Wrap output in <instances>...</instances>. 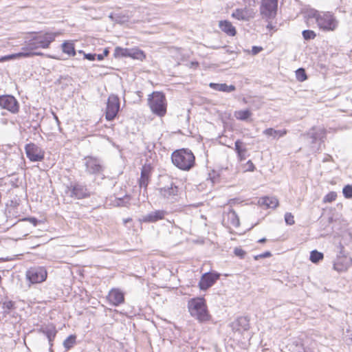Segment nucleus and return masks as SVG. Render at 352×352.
Returning a JSON list of instances; mask_svg holds the SVG:
<instances>
[{"mask_svg": "<svg viewBox=\"0 0 352 352\" xmlns=\"http://www.w3.org/2000/svg\"><path fill=\"white\" fill-rule=\"evenodd\" d=\"M151 174V169L149 166H144L141 170V177L139 180L140 188H146L148 183Z\"/></svg>", "mask_w": 352, "mask_h": 352, "instance_id": "5701e85b", "label": "nucleus"}, {"mask_svg": "<svg viewBox=\"0 0 352 352\" xmlns=\"http://www.w3.org/2000/svg\"><path fill=\"white\" fill-rule=\"evenodd\" d=\"M0 107L7 109L12 113H16L19 111V104L16 100L11 96H0Z\"/></svg>", "mask_w": 352, "mask_h": 352, "instance_id": "4468645a", "label": "nucleus"}, {"mask_svg": "<svg viewBox=\"0 0 352 352\" xmlns=\"http://www.w3.org/2000/svg\"><path fill=\"white\" fill-rule=\"evenodd\" d=\"M114 55L116 57H130V49L117 47L115 49Z\"/></svg>", "mask_w": 352, "mask_h": 352, "instance_id": "72a5a7b5", "label": "nucleus"}, {"mask_svg": "<svg viewBox=\"0 0 352 352\" xmlns=\"http://www.w3.org/2000/svg\"><path fill=\"white\" fill-rule=\"evenodd\" d=\"M26 278L32 284L40 283L45 280L47 271L42 267H34L30 268L26 272Z\"/></svg>", "mask_w": 352, "mask_h": 352, "instance_id": "0eeeda50", "label": "nucleus"}, {"mask_svg": "<svg viewBox=\"0 0 352 352\" xmlns=\"http://www.w3.org/2000/svg\"><path fill=\"white\" fill-rule=\"evenodd\" d=\"M219 27L222 32H225L228 36H234L236 34L235 28L228 21H220L219 22Z\"/></svg>", "mask_w": 352, "mask_h": 352, "instance_id": "4be33fe9", "label": "nucleus"}, {"mask_svg": "<svg viewBox=\"0 0 352 352\" xmlns=\"http://www.w3.org/2000/svg\"><path fill=\"white\" fill-rule=\"evenodd\" d=\"M337 194L335 192H330L323 199L324 202H332L336 200Z\"/></svg>", "mask_w": 352, "mask_h": 352, "instance_id": "a19ab883", "label": "nucleus"}, {"mask_svg": "<svg viewBox=\"0 0 352 352\" xmlns=\"http://www.w3.org/2000/svg\"><path fill=\"white\" fill-rule=\"evenodd\" d=\"M323 258V254L317 250H313L310 254V260L316 263Z\"/></svg>", "mask_w": 352, "mask_h": 352, "instance_id": "f704fd0d", "label": "nucleus"}, {"mask_svg": "<svg viewBox=\"0 0 352 352\" xmlns=\"http://www.w3.org/2000/svg\"><path fill=\"white\" fill-rule=\"evenodd\" d=\"M130 57L133 59L143 60L145 58L144 52L136 48L130 49Z\"/></svg>", "mask_w": 352, "mask_h": 352, "instance_id": "473e14b6", "label": "nucleus"}, {"mask_svg": "<svg viewBox=\"0 0 352 352\" xmlns=\"http://www.w3.org/2000/svg\"><path fill=\"white\" fill-rule=\"evenodd\" d=\"M173 164L182 170H189L195 165V157L192 152L188 148H182L173 152Z\"/></svg>", "mask_w": 352, "mask_h": 352, "instance_id": "f03ea898", "label": "nucleus"}, {"mask_svg": "<svg viewBox=\"0 0 352 352\" xmlns=\"http://www.w3.org/2000/svg\"><path fill=\"white\" fill-rule=\"evenodd\" d=\"M188 309L190 316L200 323L206 322L210 320V315L204 298L190 299L188 302Z\"/></svg>", "mask_w": 352, "mask_h": 352, "instance_id": "f257e3e1", "label": "nucleus"}, {"mask_svg": "<svg viewBox=\"0 0 352 352\" xmlns=\"http://www.w3.org/2000/svg\"><path fill=\"white\" fill-rule=\"evenodd\" d=\"M109 302L114 306H118L124 301V294L118 289H111L107 296Z\"/></svg>", "mask_w": 352, "mask_h": 352, "instance_id": "f3484780", "label": "nucleus"}, {"mask_svg": "<svg viewBox=\"0 0 352 352\" xmlns=\"http://www.w3.org/2000/svg\"><path fill=\"white\" fill-rule=\"evenodd\" d=\"M321 14V12H318V10L311 9L307 12V16L309 18H314L316 20V22L318 21V18Z\"/></svg>", "mask_w": 352, "mask_h": 352, "instance_id": "79ce46f5", "label": "nucleus"}, {"mask_svg": "<svg viewBox=\"0 0 352 352\" xmlns=\"http://www.w3.org/2000/svg\"><path fill=\"white\" fill-rule=\"evenodd\" d=\"M41 331L43 334L46 336V337L48 339L50 346V347H52L53 345L52 342L57 333V330L56 329L55 326L53 324L46 325L45 327H43L41 329Z\"/></svg>", "mask_w": 352, "mask_h": 352, "instance_id": "aec40b11", "label": "nucleus"}, {"mask_svg": "<svg viewBox=\"0 0 352 352\" xmlns=\"http://www.w3.org/2000/svg\"><path fill=\"white\" fill-rule=\"evenodd\" d=\"M247 165H248V170L249 171H253L254 170V164L252 162L251 160H249L247 163Z\"/></svg>", "mask_w": 352, "mask_h": 352, "instance_id": "8fccbe9b", "label": "nucleus"}, {"mask_svg": "<svg viewBox=\"0 0 352 352\" xmlns=\"http://www.w3.org/2000/svg\"><path fill=\"white\" fill-rule=\"evenodd\" d=\"M166 214L164 210H155L153 211L146 215L142 216L140 219L141 221L144 223H154L159 220L163 219Z\"/></svg>", "mask_w": 352, "mask_h": 352, "instance_id": "a211bd4d", "label": "nucleus"}, {"mask_svg": "<svg viewBox=\"0 0 352 352\" xmlns=\"http://www.w3.org/2000/svg\"><path fill=\"white\" fill-rule=\"evenodd\" d=\"M234 252L236 256L240 257V258H243V256H245V252L243 250H242L241 248H236L234 250Z\"/></svg>", "mask_w": 352, "mask_h": 352, "instance_id": "c03bdc74", "label": "nucleus"}, {"mask_svg": "<svg viewBox=\"0 0 352 352\" xmlns=\"http://www.w3.org/2000/svg\"><path fill=\"white\" fill-rule=\"evenodd\" d=\"M235 151L237 153L238 157L240 161H243L246 158L247 148H245L243 142L237 140L235 143Z\"/></svg>", "mask_w": 352, "mask_h": 352, "instance_id": "a878e982", "label": "nucleus"}, {"mask_svg": "<svg viewBox=\"0 0 352 352\" xmlns=\"http://www.w3.org/2000/svg\"><path fill=\"white\" fill-rule=\"evenodd\" d=\"M342 193L345 198L351 199L352 198V186L351 185H346L342 190Z\"/></svg>", "mask_w": 352, "mask_h": 352, "instance_id": "58836bf2", "label": "nucleus"}, {"mask_svg": "<svg viewBox=\"0 0 352 352\" xmlns=\"http://www.w3.org/2000/svg\"><path fill=\"white\" fill-rule=\"evenodd\" d=\"M258 204L267 208H275L278 205V201L274 197H265L259 199Z\"/></svg>", "mask_w": 352, "mask_h": 352, "instance_id": "b1692460", "label": "nucleus"}, {"mask_svg": "<svg viewBox=\"0 0 352 352\" xmlns=\"http://www.w3.org/2000/svg\"><path fill=\"white\" fill-rule=\"evenodd\" d=\"M58 34L59 33L58 32H46L45 34H38L34 36V41H37L40 48H47Z\"/></svg>", "mask_w": 352, "mask_h": 352, "instance_id": "ddd939ff", "label": "nucleus"}, {"mask_svg": "<svg viewBox=\"0 0 352 352\" xmlns=\"http://www.w3.org/2000/svg\"><path fill=\"white\" fill-rule=\"evenodd\" d=\"M302 34L305 40L314 39L316 36V34L310 30H303Z\"/></svg>", "mask_w": 352, "mask_h": 352, "instance_id": "e433bc0d", "label": "nucleus"}, {"mask_svg": "<svg viewBox=\"0 0 352 352\" xmlns=\"http://www.w3.org/2000/svg\"><path fill=\"white\" fill-rule=\"evenodd\" d=\"M85 172L89 175L99 176L103 174L104 166L102 161L96 157L86 156L83 159Z\"/></svg>", "mask_w": 352, "mask_h": 352, "instance_id": "20e7f679", "label": "nucleus"}, {"mask_svg": "<svg viewBox=\"0 0 352 352\" xmlns=\"http://www.w3.org/2000/svg\"><path fill=\"white\" fill-rule=\"evenodd\" d=\"M317 24L320 29L324 31H333L338 26V21L331 13L321 12L318 18Z\"/></svg>", "mask_w": 352, "mask_h": 352, "instance_id": "39448f33", "label": "nucleus"}, {"mask_svg": "<svg viewBox=\"0 0 352 352\" xmlns=\"http://www.w3.org/2000/svg\"><path fill=\"white\" fill-rule=\"evenodd\" d=\"M159 191L163 198L170 202H174L177 199L179 189L173 183H171L170 186L160 188Z\"/></svg>", "mask_w": 352, "mask_h": 352, "instance_id": "f8f14e48", "label": "nucleus"}, {"mask_svg": "<svg viewBox=\"0 0 352 352\" xmlns=\"http://www.w3.org/2000/svg\"><path fill=\"white\" fill-rule=\"evenodd\" d=\"M266 241V239L265 238H263V239H261L258 242L259 243H264L265 241Z\"/></svg>", "mask_w": 352, "mask_h": 352, "instance_id": "6e6d98bb", "label": "nucleus"}, {"mask_svg": "<svg viewBox=\"0 0 352 352\" xmlns=\"http://www.w3.org/2000/svg\"><path fill=\"white\" fill-rule=\"evenodd\" d=\"M219 277L220 274L218 273L207 272L204 274L199 283L200 289H208L215 283Z\"/></svg>", "mask_w": 352, "mask_h": 352, "instance_id": "9b49d317", "label": "nucleus"}, {"mask_svg": "<svg viewBox=\"0 0 352 352\" xmlns=\"http://www.w3.org/2000/svg\"><path fill=\"white\" fill-rule=\"evenodd\" d=\"M223 224L234 228L239 226L240 222L239 217L233 209L229 208L228 212H223Z\"/></svg>", "mask_w": 352, "mask_h": 352, "instance_id": "2eb2a0df", "label": "nucleus"}, {"mask_svg": "<svg viewBox=\"0 0 352 352\" xmlns=\"http://www.w3.org/2000/svg\"><path fill=\"white\" fill-rule=\"evenodd\" d=\"M270 256H271L270 252H265L263 254L255 256L254 259L258 260L259 258H267V257H270Z\"/></svg>", "mask_w": 352, "mask_h": 352, "instance_id": "a18cd8bd", "label": "nucleus"}, {"mask_svg": "<svg viewBox=\"0 0 352 352\" xmlns=\"http://www.w3.org/2000/svg\"><path fill=\"white\" fill-rule=\"evenodd\" d=\"M76 342V336L75 335H70L63 342V346L66 351L72 349Z\"/></svg>", "mask_w": 352, "mask_h": 352, "instance_id": "2f4dec72", "label": "nucleus"}, {"mask_svg": "<svg viewBox=\"0 0 352 352\" xmlns=\"http://www.w3.org/2000/svg\"><path fill=\"white\" fill-rule=\"evenodd\" d=\"M148 104L153 113L163 117L166 113L167 103L162 92L154 91L148 95Z\"/></svg>", "mask_w": 352, "mask_h": 352, "instance_id": "7ed1b4c3", "label": "nucleus"}, {"mask_svg": "<svg viewBox=\"0 0 352 352\" xmlns=\"http://www.w3.org/2000/svg\"><path fill=\"white\" fill-rule=\"evenodd\" d=\"M352 264V259L346 256H339L333 263V269L337 272L346 271Z\"/></svg>", "mask_w": 352, "mask_h": 352, "instance_id": "dca6fc26", "label": "nucleus"}, {"mask_svg": "<svg viewBox=\"0 0 352 352\" xmlns=\"http://www.w3.org/2000/svg\"><path fill=\"white\" fill-rule=\"evenodd\" d=\"M25 151L27 157L33 162H41L45 157L44 150L35 144L34 143H29L25 146Z\"/></svg>", "mask_w": 352, "mask_h": 352, "instance_id": "423d86ee", "label": "nucleus"}, {"mask_svg": "<svg viewBox=\"0 0 352 352\" xmlns=\"http://www.w3.org/2000/svg\"><path fill=\"white\" fill-rule=\"evenodd\" d=\"M285 221L287 225L292 226L294 224V217L290 212H287L285 214Z\"/></svg>", "mask_w": 352, "mask_h": 352, "instance_id": "37998d69", "label": "nucleus"}, {"mask_svg": "<svg viewBox=\"0 0 352 352\" xmlns=\"http://www.w3.org/2000/svg\"><path fill=\"white\" fill-rule=\"evenodd\" d=\"M85 58L89 60H95L96 58V54H85Z\"/></svg>", "mask_w": 352, "mask_h": 352, "instance_id": "de8ad7c7", "label": "nucleus"}, {"mask_svg": "<svg viewBox=\"0 0 352 352\" xmlns=\"http://www.w3.org/2000/svg\"><path fill=\"white\" fill-rule=\"evenodd\" d=\"M252 116L250 110H240L235 111L234 116L237 120L245 121L247 120Z\"/></svg>", "mask_w": 352, "mask_h": 352, "instance_id": "7c9ffc66", "label": "nucleus"}, {"mask_svg": "<svg viewBox=\"0 0 352 352\" xmlns=\"http://www.w3.org/2000/svg\"><path fill=\"white\" fill-rule=\"evenodd\" d=\"M26 220H29L30 222H32L34 226H36V223H37V219H35V218H30V219H19L18 221V223L20 224L23 222H24Z\"/></svg>", "mask_w": 352, "mask_h": 352, "instance_id": "49530a36", "label": "nucleus"}, {"mask_svg": "<svg viewBox=\"0 0 352 352\" xmlns=\"http://www.w3.org/2000/svg\"><path fill=\"white\" fill-rule=\"evenodd\" d=\"M233 324L234 327H237L238 330L247 331L250 327L249 320L244 316L239 317Z\"/></svg>", "mask_w": 352, "mask_h": 352, "instance_id": "c85d7f7f", "label": "nucleus"}, {"mask_svg": "<svg viewBox=\"0 0 352 352\" xmlns=\"http://www.w3.org/2000/svg\"><path fill=\"white\" fill-rule=\"evenodd\" d=\"M311 139V143H315L318 140H322L324 138L325 130L323 128L313 127L306 135Z\"/></svg>", "mask_w": 352, "mask_h": 352, "instance_id": "412c9836", "label": "nucleus"}, {"mask_svg": "<svg viewBox=\"0 0 352 352\" xmlns=\"http://www.w3.org/2000/svg\"><path fill=\"white\" fill-rule=\"evenodd\" d=\"M14 303L12 300H6L3 302V309H4V312L8 313L10 310L14 308Z\"/></svg>", "mask_w": 352, "mask_h": 352, "instance_id": "ea45409f", "label": "nucleus"}, {"mask_svg": "<svg viewBox=\"0 0 352 352\" xmlns=\"http://www.w3.org/2000/svg\"><path fill=\"white\" fill-rule=\"evenodd\" d=\"M209 86H210V87H211L212 89H213L214 90L223 91V92H227V93L232 92L236 89L235 86H234L232 85H228L226 83L210 82Z\"/></svg>", "mask_w": 352, "mask_h": 352, "instance_id": "393cba45", "label": "nucleus"}, {"mask_svg": "<svg viewBox=\"0 0 352 352\" xmlns=\"http://www.w3.org/2000/svg\"><path fill=\"white\" fill-rule=\"evenodd\" d=\"M65 192L67 193H69L70 197L78 199L89 196V192L86 186L76 182L71 184L70 186H67Z\"/></svg>", "mask_w": 352, "mask_h": 352, "instance_id": "1a4fd4ad", "label": "nucleus"}, {"mask_svg": "<svg viewBox=\"0 0 352 352\" xmlns=\"http://www.w3.org/2000/svg\"><path fill=\"white\" fill-rule=\"evenodd\" d=\"M104 55L102 54H96V58L98 60H102L104 59Z\"/></svg>", "mask_w": 352, "mask_h": 352, "instance_id": "3c124183", "label": "nucleus"}, {"mask_svg": "<svg viewBox=\"0 0 352 352\" xmlns=\"http://www.w3.org/2000/svg\"><path fill=\"white\" fill-rule=\"evenodd\" d=\"M62 50L64 53L69 56H75L76 51L74 49V44L70 42L65 41L62 44Z\"/></svg>", "mask_w": 352, "mask_h": 352, "instance_id": "c756f323", "label": "nucleus"}, {"mask_svg": "<svg viewBox=\"0 0 352 352\" xmlns=\"http://www.w3.org/2000/svg\"><path fill=\"white\" fill-rule=\"evenodd\" d=\"M267 28L269 30H272V29H274V26L272 25V24L271 23H269L267 25Z\"/></svg>", "mask_w": 352, "mask_h": 352, "instance_id": "864d4df0", "label": "nucleus"}, {"mask_svg": "<svg viewBox=\"0 0 352 352\" xmlns=\"http://www.w3.org/2000/svg\"><path fill=\"white\" fill-rule=\"evenodd\" d=\"M263 48L261 47L253 46L252 49V52L253 54H257L259 53Z\"/></svg>", "mask_w": 352, "mask_h": 352, "instance_id": "09e8293b", "label": "nucleus"}, {"mask_svg": "<svg viewBox=\"0 0 352 352\" xmlns=\"http://www.w3.org/2000/svg\"><path fill=\"white\" fill-rule=\"evenodd\" d=\"M278 0H263L261 13L267 19H273L276 14Z\"/></svg>", "mask_w": 352, "mask_h": 352, "instance_id": "9d476101", "label": "nucleus"}, {"mask_svg": "<svg viewBox=\"0 0 352 352\" xmlns=\"http://www.w3.org/2000/svg\"><path fill=\"white\" fill-rule=\"evenodd\" d=\"M43 54L42 52H28L21 51L19 53L12 54L1 57L0 62H4L15 58H28L33 56H42Z\"/></svg>", "mask_w": 352, "mask_h": 352, "instance_id": "6ab92c4d", "label": "nucleus"}, {"mask_svg": "<svg viewBox=\"0 0 352 352\" xmlns=\"http://www.w3.org/2000/svg\"><path fill=\"white\" fill-rule=\"evenodd\" d=\"M296 78L300 82H302L307 78L305 70L303 68L298 69L296 72Z\"/></svg>", "mask_w": 352, "mask_h": 352, "instance_id": "c9c22d12", "label": "nucleus"}, {"mask_svg": "<svg viewBox=\"0 0 352 352\" xmlns=\"http://www.w3.org/2000/svg\"><path fill=\"white\" fill-rule=\"evenodd\" d=\"M120 109V99L118 96L111 94L109 96L106 109V119L113 120Z\"/></svg>", "mask_w": 352, "mask_h": 352, "instance_id": "6e6552de", "label": "nucleus"}, {"mask_svg": "<svg viewBox=\"0 0 352 352\" xmlns=\"http://www.w3.org/2000/svg\"><path fill=\"white\" fill-rule=\"evenodd\" d=\"M40 48L37 41H34V36L25 41V45L22 47L23 52H34V50Z\"/></svg>", "mask_w": 352, "mask_h": 352, "instance_id": "cd10ccee", "label": "nucleus"}, {"mask_svg": "<svg viewBox=\"0 0 352 352\" xmlns=\"http://www.w3.org/2000/svg\"><path fill=\"white\" fill-rule=\"evenodd\" d=\"M109 53V50L107 49V48H105L103 51V53L102 54L104 55V56H107Z\"/></svg>", "mask_w": 352, "mask_h": 352, "instance_id": "603ef678", "label": "nucleus"}, {"mask_svg": "<svg viewBox=\"0 0 352 352\" xmlns=\"http://www.w3.org/2000/svg\"><path fill=\"white\" fill-rule=\"evenodd\" d=\"M232 17L239 19V20H245L246 19L245 13L243 10L237 9L232 14Z\"/></svg>", "mask_w": 352, "mask_h": 352, "instance_id": "4c0bfd02", "label": "nucleus"}, {"mask_svg": "<svg viewBox=\"0 0 352 352\" xmlns=\"http://www.w3.org/2000/svg\"><path fill=\"white\" fill-rule=\"evenodd\" d=\"M263 133L267 136L273 137L274 139H278L285 136L287 133L286 129L276 130L273 128H268L263 131Z\"/></svg>", "mask_w": 352, "mask_h": 352, "instance_id": "bb28decb", "label": "nucleus"}, {"mask_svg": "<svg viewBox=\"0 0 352 352\" xmlns=\"http://www.w3.org/2000/svg\"><path fill=\"white\" fill-rule=\"evenodd\" d=\"M54 118L55 120L56 121L57 124H60V121L58 120V116L56 114H54Z\"/></svg>", "mask_w": 352, "mask_h": 352, "instance_id": "5fc2aeb1", "label": "nucleus"}]
</instances>
